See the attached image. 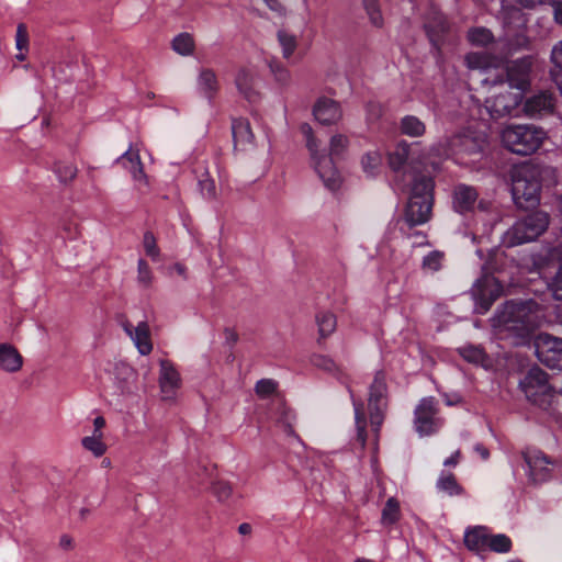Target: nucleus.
I'll return each instance as SVG.
<instances>
[{
  "label": "nucleus",
  "instance_id": "1",
  "mask_svg": "<svg viewBox=\"0 0 562 562\" xmlns=\"http://www.w3.org/2000/svg\"><path fill=\"white\" fill-rule=\"evenodd\" d=\"M543 313L533 300L507 301L492 318L498 334L516 339L527 338L542 322Z\"/></svg>",
  "mask_w": 562,
  "mask_h": 562
},
{
  "label": "nucleus",
  "instance_id": "2",
  "mask_svg": "<svg viewBox=\"0 0 562 562\" xmlns=\"http://www.w3.org/2000/svg\"><path fill=\"white\" fill-rule=\"evenodd\" d=\"M551 173L549 167L522 164L512 171V195L519 207H531L539 203L541 182Z\"/></svg>",
  "mask_w": 562,
  "mask_h": 562
},
{
  "label": "nucleus",
  "instance_id": "3",
  "mask_svg": "<svg viewBox=\"0 0 562 562\" xmlns=\"http://www.w3.org/2000/svg\"><path fill=\"white\" fill-rule=\"evenodd\" d=\"M486 144L485 135L467 131L439 143L432 150L440 157L453 158L457 164L467 166L477 160Z\"/></svg>",
  "mask_w": 562,
  "mask_h": 562
},
{
  "label": "nucleus",
  "instance_id": "4",
  "mask_svg": "<svg viewBox=\"0 0 562 562\" xmlns=\"http://www.w3.org/2000/svg\"><path fill=\"white\" fill-rule=\"evenodd\" d=\"M434 180L429 176H414L405 210V222L409 228L427 223L431 217Z\"/></svg>",
  "mask_w": 562,
  "mask_h": 562
},
{
  "label": "nucleus",
  "instance_id": "5",
  "mask_svg": "<svg viewBox=\"0 0 562 562\" xmlns=\"http://www.w3.org/2000/svg\"><path fill=\"white\" fill-rule=\"evenodd\" d=\"M547 133L536 125H508L502 131L504 146L514 154L527 156L537 151Z\"/></svg>",
  "mask_w": 562,
  "mask_h": 562
},
{
  "label": "nucleus",
  "instance_id": "6",
  "mask_svg": "<svg viewBox=\"0 0 562 562\" xmlns=\"http://www.w3.org/2000/svg\"><path fill=\"white\" fill-rule=\"evenodd\" d=\"M549 225V215L542 211H536L517 221L503 237L506 247H515L529 243L546 232Z\"/></svg>",
  "mask_w": 562,
  "mask_h": 562
},
{
  "label": "nucleus",
  "instance_id": "7",
  "mask_svg": "<svg viewBox=\"0 0 562 562\" xmlns=\"http://www.w3.org/2000/svg\"><path fill=\"white\" fill-rule=\"evenodd\" d=\"M526 398L533 405L547 409L554 397V390L548 381V374L538 367L531 368L519 382Z\"/></svg>",
  "mask_w": 562,
  "mask_h": 562
},
{
  "label": "nucleus",
  "instance_id": "8",
  "mask_svg": "<svg viewBox=\"0 0 562 562\" xmlns=\"http://www.w3.org/2000/svg\"><path fill=\"white\" fill-rule=\"evenodd\" d=\"M387 386L385 380V373L378 371L370 385L369 390V413L370 423L373 431L378 432L383 423L385 403L384 398L386 395Z\"/></svg>",
  "mask_w": 562,
  "mask_h": 562
},
{
  "label": "nucleus",
  "instance_id": "9",
  "mask_svg": "<svg viewBox=\"0 0 562 562\" xmlns=\"http://www.w3.org/2000/svg\"><path fill=\"white\" fill-rule=\"evenodd\" d=\"M437 414V402L434 397H424L419 401L414 412V425L419 436H429L438 431L441 420Z\"/></svg>",
  "mask_w": 562,
  "mask_h": 562
},
{
  "label": "nucleus",
  "instance_id": "10",
  "mask_svg": "<svg viewBox=\"0 0 562 562\" xmlns=\"http://www.w3.org/2000/svg\"><path fill=\"white\" fill-rule=\"evenodd\" d=\"M521 101L522 94H520V92H512L508 89H503L486 99L485 108L493 119H499L516 114Z\"/></svg>",
  "mask_w": 562,
  "mask_h": 562
},
{
  "label": "nucleus",
  "instance_id": "11",
  "mask_svg": "<svg viewBox=\"0 0 562 562\" xmlns=\"http://www.w3.org/2000/svg\"><path fill=\"white\" fill-rule=\"evenodd\" d=\"M536 355L541 363L562 370V339L541 334L536 340Z\"/></svg>",
  "mask_w": 562,
  "mask_h": 562
},
{
  "label": "nucleus",
  "instance_id": "12",
  "mask_svg": "<svg viewBox=\"0 0 562 562\" xmlns=\"http://www.w3.org/2000/svg\"><path fill=\"white\" fill-rule=\"evenodd\" d=\"M470 293L474 301V312L485 314L504 294V288L503 283H473Z\"/></svg>",
  "mask_w": 562,
  "mask_h": 562
},
{
  "label": "nucleus",
  "instance_id": "13",
  "mask_svg": "<svg viewBox=\"0 0 562 562\" xmlns=\"http://www.w3.org/2000/svg\"><path fill=\"white\" fill-rule=\"evenodd\" d=\"M528 467V474L532 482L542 483L550 479L552 461L539 450H527L522 453Z\"/></svg>",
  "mask_w": 562,
  "mask_h": 562
},
{
  "label": "nucleus",
  "instance_id": "14",
  "mask_svg": "<svg viewBox=\"0 0 562 562\" xmlns=\"http://www.w3.org/2000/svg\"><path fill=\"white\" fill-rule=\"evenodd\" d=\"M122 327L133 340L140 355L146 356L151 352L153 344L150 340L149 326L146 322H139L137 326L134 327L128 321H124Z\"/></svg>",
  "mask_w": 562,
  "mask_h": 562
},
{
  "label": "nucleus",
  "instance_id": "15",
  "mask_svg": "<svg viewBox=\"0 0 562 562\" xmlns=\"http://www.w3.org/2000/svg\"><path fill=\"white\" fill-rule=\"evenodd\" d=\"M159 386L165 398H172L175 391L181 384V378L172 362L167 359L159 361Z\"/></svg>",
  "mask_w": 562,
  "mask_h": 562
},
{
  "label": "nucleus",
  "instance_id": "16",
  "mask_svg": "<svg viewBox=\"0 0 562 562\" xmlns=\"http://www.w3.org/2000/svg\"><path fill=\"white\" fill-rule=\"evenodd\" d=\"M315 165V170L324 184L330 189L336 190L340 183V176L335 167L331 157L326 155L318 156V151L315 157H312Z\"/></svg>",
  "mask_w": 562,
  "mask_h": 562
},
{
  "label": "nucleus",
  "instance_id": "17",
  "mask_svg": "<svg viewBox=\"0 0 562 562\" xmlns=\"http://www.w3.org/2000/svg\"><path fill=\"white\" fill-rule=\"evenodd\" d=\"M315 119L324 125L337 123L341 116V109L337 101L329 98H319L314 105Z\"/></svg>",
  "mask_w": 562,
  "mask_h": 562
},
{
  "label": "nucleus",
  "instance_id": "18",
  "mask_svg": "<svg viewBox=\"0 0 562 562\" xmlns=\"http://www.w3.org/2000/svg\"><path fill=\"white\" fill-rule=\"evenodd\" d=\"M116 164L126 169L139 186H148L138 150L130 148L116 159Z\"/></svg>",
  "mask_w": 562,
  "mask_h": 562
},
{
  "label": "nucleus",
  "instance_id": "19",
  "mask_svg": "<svg viewBox=\"0 0 562 562\" xmlns=\"http://www.w3.org/2000/svg\"><path fill=\"white\" fill-rule=\"evenodd\" d=\"M479 193L472 186L460 183L453 190V207L463 214L473 210Z\"/></svg>",
  "mask_w": 562,
  "mask_h": 562
},
{
  "label": "nucleus",
  "instance_id": "20",
  "mask_svg": "<svg viewBox=\"0 0 562 562\" xmlns=\"http://www.w3.org/2000/svg\"><path fill=\"white\" fill-rule=\"evenodd\" d=\"M506 82L510 89H516L520 92L529 86V65L525 61H516L506 70Z\"/></svg>",
  "mask_w": 562,
  "mask_h": 562
},
{
  "label": "nucleus",
  "instance_id": "21",
  "mask_svg": "<svg viewBox=\"0 0 562 562\" xmlns=\"http://www.w3.org/2000/svg\"><path fill=\"white\" fill-rule=\"evenodd\" d=\"M553 105L554 99L552 93L541 91L526 100L524 110L528 115L533 116L551 112Z\"/></svg>",
  "mask_w": 562,
  "mask_h": 562
},
{
  "label": "nucleus",
  "instance_id": "22",
  "mask_svg": "<svg viewBox=\"0 0 562 562\" xmlns=\"http://www.w3.org/2000/svg\"><path fill=\"white\" fill-rule=\"evenodd\" d=\"M23 357L19 350L10 344H0V369L14 373L21 370Z\"/></svg>",
  "mask_w": 562,
  "mask_h": 562
},
{
  "label": "nucleus",
  "instance_id": "23",
  "mask_svg": "<svg viewBox=\"0 0 562 562\" xmlns=\"http://www.w3.org/2000/svg\"><path fill=\"white\" fill-rule=\"evenodd\" d=\"M235 86L238 92L249 102H255L258 93L255 89V74L247 68H240L235 77Z\"/></svg>",
  "mask_w": 562,
  "mask_h": 562
},
{
  "label": "nucleus",
  "instance_id": "24",
  "mask_svg": "<svg viewBox=\"0 0 562 562\" xmlns=\"http://www.w3.org/2000/svg\"><path fill=\"white\" fill-rule=\"evenodd\" d=\"M488 529L484 526L470 527L464 532V544L473 552H481L487 548Z\"/></svg>",
  "mask_w": 562,
  "mask_h": 562
},
{
  "label": "nucleus",
  "instance_id": "25",
  "mask_svg": "<svg viewBox=\"0 0 562 562\" xmlns=\"http://www.w3.org/2000/svg\"><path fill=\"white\" fill-rule=\"evenodd\" d=\"M426 32L430 42L435 46H439L442 35L448 31L449 25L446 18L441 13H435L432 19L425 24Z\"/></svg>",
  "mask_w": 562,
  "mask_h": 562
},
{
  "label": "nucleus",
  "instance_id": "26",
  "mask_svg": "<svg viewBox=\"0 0 562 562\" xmlns=\"http://www.w3.org/2000/svg\"><path fill=\"white\" fill-rule=\"evenodd\" d=\"M200 91L209 99L213 98L218 90V81L212 69H202L198 77Z\"/></svg>",
  "mask_w": 562,
  "mask_h": 562
},
{
  "label": "nucleus",
  "instance_id": "27",
  "mask_svg": "<svg viewBox=\"0 0 562 562\" xmlns=\"http://www.w3.org/2000/svg\"><path fill=\"white\" fill-rule=\"evenodd\" d=\"M232 133L235 145H247L252 143L254 134L249 122L245 119H236L233 121Z\"/></svg>",
  "mask_w": 562,
  "mask_h": 562
},
{
  "label": "nucleus",
  "instance_id": "28",
  "mask_svg": "<svg viewBox=\"0 0 562 562\" xmlns=\"http://www.w3.org/2000/svg\"><path fill=\"white\" fill-rule=\"evenodd\" d=\"M400 130L409 137H420L426 132V125L415 115H405L401 120Z\"/></svg>",
  "mask_w": 562,
  "mask_h": 562
},
{
  "label": "nucleus",
  "instance_id": "29",
  "mask_svg": "<svg viewBox=\"0 0 562 562\" xmlns=\"http://www.w3.org/2000/svg\"><path fill=\"white\" fill-rule=\"evenodd\" d=\"M315 321L318 328L319 338H327L336 330L337 319L336 316L330 312H319L316 315Z\"/></svg>",
  "mask_w": 562,
  "mask_h": 562
},
{
  "label": "nucleus",
  "instance_id": "30",
  "mask_svg": "<svg viewBox=\"0 0 562 562\" xmlns=\"http://www.w3.org/2000/svg\"><path fill=\"white\" fill-rule=\"evenodd\" d=\"M408 157L409 145L405 142L398 143L395 149L389 155L390 167L395 172H400L402 169H404Z\"/></svg>",
  "mask_w": 562,
  "mask_h": 562
},
{
  "label": "nucleus",
  "instance_id": "31",
  "mask_svg": "<svg viewBox=\"0 0 562 562\" xmlns=\"http://www.w3.org/2000/svg\"><path fill=\"white\" fill-rule=\"evenodd\" d=\"M446 256L440 250H432L422 261V270L426 274H432L445 267Z\"/></svg>",
  "mask_w": 562,
  "mask_h": 562
},
{
  "label": "nucleus",
  "instance_id": "32",
  "mask_svg": "<svg viewBox=\"0 0 562 562\" xmlns=\"http://www.w3.org/2000/svg\"><path fill=\"white\" fill-rule=\"evenodd\" d=\"M172 49L181 56H190L194 52V40L190 33L178 34L171 43Z\"/></svg>",
  "mask_w": 562,
  "mask_h": 562
},
{
  "label": "nucleus",
  "instance_id": "33",
  "mask_svg": "<svg viewBox=\"0 0 562 562\" xmlns=\"http://www.w3.org/2000/svg\"><path fill=\"white\" fill-rule=\"evenodd\" d=\"M279 45L282 49V56L285 59H290L297 48L296 35L289 33L285 30H279L277 33Z\"/></svg>",
  "mask_w": 562,
  "mask_h": 562
},
{
  "label": "nucleus",
  "instance_id": "34",
  "mask_svg": "<svg viewBox=\"0 0 562 562\" xmlns=\"http://www.w3.org/2000/svg\"><path fill=\"white\" fill-rule=\"evenodd\" d=\"M353 408L357 427V441L360 443L361 448H364L367 442V419L363 412V405L353 401Z\"/></svg>",
  "mask_w": 562,
  "mask_h": 562
},
{
  "label": "nucleus",
  "instance_id": "35",
  "mask_svg": "<svg viewBox=\"0 0 562 562\" xmlns=\"http://www.w3.org/2000/svg\"><path fill=\"white\" fill-rule=\"evenodd\" d=\"M437 488L447 493L450 496L460 495L463 488L458 484L452 473L442 472L437 481Z\"/></svg>",
  "mask_w": 562,
  "mask_h": 562
},
{
  "label": "nucleus",
  "instance_id": "36",
  "mask_svg": "<svg viewBox=\"0 0 562 562\" xmlns=\"http://www.w3.org/2000/svg\"><path fill=\"white\" fill-rule=\"evenodd\" d=\"M468 40L472 45L486 46L493 42L494 36L486 27H473L468 32Z\"/></svg>",
  "mask_w": 562,
  "mask_h": 562
},
{
  "label": "nucleus",
  "instance_id": "37",
  "mask_svg": "<svg viewBox=\"0 0 562 562\" xmlns=\"http://www.w3.org/2000/svg\"><path fill=\"white\" fill-rule=\"evenodd\" d=\"M400 518V504L394 497H390L382 510L381 521L383 525H393Z\"/></svg>",
  "mask_w": 562,
  "mask_h": 562
},
{
  "label": "nucleus",
  "instance_id": "38",
  "mask_svg": "<svg viewBox=\"0 0 562 562\" xmlns=\"http://www.w3.org/2000/svg\"><path fill=\"white\" fill-rule=\"evenodd\" d=\"M512 540L504 533L490 535L487 548L496 553H507L512 550Z\"/></svg>",
  "mask_w": 562,
  "mask_h": 562
},
{
  "label": "nucleus",
  "instance_id": "39",
  "mask_svg": "<svg viewBox=\"0 0 562 562\" xmlns=\"http://www.w3.org/2000/svg\"><path fill=\"white\" fill-rule=\"evenodd\" d=\"M311 363L313 367L323 370L328 373H338L339 367L338 364L328 356L314 353L311 357Z\"/></svg>",
  "mask_w": 562,
  "mask_h": 562
},
{
  "label": "nucleus",
  "instance_id": "40",
  "mask_svg": "<svg viewBox=\"0 0 562 562\" xmlns=\"http://www.w3.org/2000/svg\"><path fill=\"white\" fill-rule=\"evenodd\" d=\"M468 68L486 70L491 66V57L485 53H470L465 56Z\"/></svg>",
  "mask_w": 562,
  "mask_h": 562
},
{
  "label": "nucleus",
  "instance_id": "41",
  "mask_svg": "<svg viewBox=\"0 0 562 562\" xmlns=\"http://www.w3.org/2000/svg\"><path fill=\"white\" fill-rule=\"evenodd\" d=\"M277 424L283 428L286 435H293V423L295 420L294 413L285 406H280L278 416L276 417Z\"/></svg>",
  "mask_w": 562,
  "mask_h": 562
},
{
  "label": "nucleus",
  "instance_id": "42",
  "mask_svg": "<svg viewBox=\"0 0 562 562\" xmlns=\"http://www.w3.org/2000/svg\"><path fill=\"white\" fill-rule=\"evenodd\" d=\"M103 435H92L82 438L81 443L85 449L91 451L95 457H101L105 450L106 447L104 442L102 441Z\"/></svg>",
  "mask_w": 562,
  "mask_h": 562
},
{
  "label": "nucleus",
  "instance_id": "43",
  "mask_svg": "<svg viewBox=\"0 0 562 562\" xmlns=\"http://www.w3.org/2000/svg\"><path fill=\"white\" fill-rule=\"evenodd\" d=\"M381 155L378 151H370L362 157L361 165L369 176H374L381 166Z\"/></svg>",
  "mask_w": 562,
  "mask_h": 562
},
{
  "label": "nucleus",
  "instance_id": "44",
  "mask_svg": "<svg viewBox=\"0 0 562 562\" xmlns=\"http://www.w3.org/2000/svg\"><path fill=\"white\" fill-rule=\"evenodd\" d=\"M55 171L60 182L67 183L72 181L78 172L77 167L71 162H58Z\"/></svg>",
  "mask_w": 562,
  "mask_h": 562
},
{
  "label": "nucleus",
  "instance_id": "45",
  "mask_svg": "<svg viewBox=\"0 0 562 562\" xmlns=\"http://www.w3.org/2000/svg\"><path fill=\"white\" fill-rule=\"evenodd\" d=\"M371 23L375 26H382L383 18L379 5V0H362Z\"/></svg>",
  "mask_w": 562,
  "mask_h": 562
},
{
  "label": "nucleus",
  "instance_id": "46",
  "mask_svg": "<svg viewBox=\"0 0 562 562\" xmlns=\"http://www.w3.org/2000/svg\"><path fill=\"white\" fill-rule=\"evenodd\" d=\"M460 355L464 360L471 363H481L485 359V352L476 346H465L460 348Z\"/></svg>",
  "mask_w": 562,
  "mask_h": 562
},
{
  "label": "nucleus",
  "instance_id": "47",
  "mask_svg": "<svg viewBox=\"0 0 562 562\" xmlns=\"http://www.w3.org/2000/svg\"><path fill=\"white\" fill-rule=\"evenodd\" d=\"M269 67H270L271 72L274 76V79L280 85L285 86L290 82V79H291L290 71L281 63L273 60L269 64Z\"/></svg>",
  "mask_w": 562,
  "mask_h": 562
},
{
  "label": "nucleus",
  "instance_id": "48",
  "mask_svg": "<svg viewBox=\"0 0 562 562\" xmlns=\"http://www.w3.org/2000/svg\"><path fill=\"white\" fill-rule=\"evenodd\" d=\"M212 491L215 497L222 503L227 502L233 495V488L231 484L225 481L215 482L213 484Z\"/></svg>",
  "mask_w": 562,
  "mask_h": 562
},
{
  "label": "nucleus",
  "instance_id": "49",
  "mask_svg": "<svg viewBox=\"0 0 562 562\" xmlns=\"http://www.w3.org/2000/svg\"><path fill=\"white\" fill-rule=\"evenodd\" d=\"M278 383L272 379H261L256 383L255 391L261 397H267L276 392Z\"/></svg>",
  "mask_w": 562,
  "mask_h": 562
},
{
  "label": "nucleus",
  "instance_id": "50",
  "mask_svg": "<svg viewBox=\"0 0 562 562\" xmlns=\"http://www.w3.org/2000/svg\"><path fill=\"white\" fill-rule=\"evenodd\" d=\"M143 246L147 256L151 257L153 259H157L159 257V248L151 232H146L144 234Z\"/></svg>",
  "mask_w": 562,
  "mask_h": 562
},
{
  "label": "nucleus",
  "instance_id": "51",
  "mask_svg": "<svg viewBox=\"0 0 562 562\" xmlns=\"http://www.w3.org/2000/svg\"><path fill=\"white\" fill-rule=\"evenodd\" d=\"M15 47L19 52H27L29 49V32L23 23H20L16 27Z\"/></svg>",
  "mask_w": 562,
  "mask_h": 562
},
{
  "label": "nucleus",
  "instance_id": "52",
  "mask_svg": "<svg viewBox=\"0 0 562 562\" xmlns=\"http://www.w3.org/2000/svg\"><path fill=\"white\" fill-rule=\"evenodd\" d=\"M301 132L306 137V146L311 153V156L315 157L316 153L318 151V143L313 136V130L311 125L307 123L302 124Z\"/></svg>",
  "mask_w": 562,
  "mask_h": 562
},
{
  "label": "nucleus",
  "instance_id": "53",
  "mask_svg": "<svg viewBox=\"0 0 562 562\" xmlns=\"http://www.w3.org/2000/svg\"><path fill=\"white\" fill-rule=\"evenodd\" d=\"M348 139L346 136L337 134L330 139L329 149L331 156L340 155L347 147Z\"/></svg>",
  "mask_w": 562,
  "mask_h": 562
},
{
  "label": "nucleus",
  "instance_id": "54",
  "mask_svg": "<svg viewBox=\"0 0 562 562\" xmlns=\"http://www.w3.org/2000/svg\"><path fill=\"white\" fill-rule=\"evenodd\" d=\"M497 257H490L488 260L482 267L483 276L481 279L476 281H490V278H493V273L497 270Z\"/></svg>",
  "mask_w": 562,
  "mask_h": 562
},
{
  "label": "nucleus",
  "instance_id": "55",
  "mask_svg": "<svg viewBox=\"0 0 562 562\" xmlns=\"http://www.w3.org/2000/svg\"><path fill=\"white\" fill-rule=\"evenodd\" d=\"M202 194L207 199H213L216 193L215 183L212 179L205 178L199 182Z\"/></svg>",
  "mask_w": 562,
  "mask_h": 562
},
{
  "label": "nucleus",
  "instance_id": "56",
  "mask_svg": "<svg viewBox=\"0 0 562 562\" xmlns=\"http://www.w3.org/2000/svg\"><path fill=\"white\" fill-rule=\"evenodd\" d=\"M367 112H368L369 120L373 121V120H376L381 115L382 108L376 102H369L367 104Z\"/></svg>",
  "mask_w": 562,
  "mask_h": 562
},
{
  "label": "nucleus",
  "instance_id": "57",
  "mask_svg": "<svg viewBox=\"0 0 562 562\" xmlns=\"http://www.w3.org/2000/svg\"><path fill=\"white\" fill-rule=\"evenodd\" d=\"M551 7L553 9V19L555 23L562 26V1L553 0L551 2Z\"/></svg>",
  "mask_w": 562,
  "mask_h": 562
},
{
  "label": "nucleus",
  "instance_id": "58",
  "mask_svg": "<svg viewBox=\"0 0 562 562\" xmlns=\"http://www.w3.org/2000/svg\"><path fill=\"white\" fill-rule=\"evenodd\" d=\"M551 296L558 301H562V283H546Z\"/></svg>",
  "mask_w": 562,
  "mask_h": 562
},
{
  "label": "nucleus",
  "instance_id": "59",
  "mask_svg": "<svg viewBox=\"0 0 562 562\" xmlns=\"http://www.w3.org/2000/svg\"><path fill=\"white\" fill-rule=\"evenodd\" d=\"M170 277L172 278H187L186 267L181 263H175L171 268Z\"/></svg>",
  "mask_w": 562,
  "mask_h": 562
},
{
  "label": "nucleus",
  "instance_id": "60",
  "mask_svg": "<svg viewBox=\"0 0 562 562\" xmlns=\"http://www.w3.org/2000/svg\"><path fill=\"white\" fill-rule=\"evenodd\" d=\"M224 335L226 342L229 345H235L238 341V334L232 328H225Z\"/></svg>",
  "mask_w": 562,
  "mask_h": 562
},
{
  "label": "nucleus",
  "instance_id": "61",
  "mask_svg": "<svg viewBox=\"0 0 562 562\" xmlns=\"http://www.w3.org/2000/svg\"><path fill=\"white\" fill-rule=\"evenodd\" d=\"M104 425H105V419L102 416L95 417L93 420V426H94L93 435H102L101 429L104 427Z\"/></svg>",
  "mask_w": 562,
  "mask_h": 562
},
{
  "label": "nucleus",
  "instance_id": "62",
  "mask_svg": "<svg viewBox=\"0 0 562 562\" xmlns=\"http://www.w3.org/2000/svg\"><path fill=\"white\" fill-rule=\"evenodd\" d=\"M267 7L278 13L283 12V5L278 0H263Z\"/></svg>",
  "mask_w": 562,
  "mask_h": 562
},
{
  "label": "nucleus",
  "instance_id": "63",
  "mask_svg": "<svg viewBox=\"0 0 562 562\" xmlns=\"http://www.w3.org/2000/svg\"><path fill=\"white\" fill-rule=\"evenodd\" d=\"M460 451L457 450L451 457L447 458L443 461L445 467H454L459 462Z\"/></svg>",
  "mask_w": 562,
  "mask_h": 562
},
{
  "label": "nucleus",
  "instance_id": "64",
  "mask_svg": "<svg viewBox=\"0 0 562 562\" xmlns=\"http://www.w3.org/2000/svg\"><path fill=\"white\" fill-rule=\"evenodd\" d=\"M474 450L481 456L483 460H487L490 458V451L482 443H476L474 446Z\"/></svg>",
  "mask_w": 562,
  "mask_h": 562
}]
</instances>
